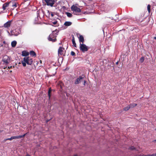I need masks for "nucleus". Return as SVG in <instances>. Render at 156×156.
<instances>
[{
  "label": "nucleus",
  "mask_w": 156,
  "mask_h": 156,
  "mask_svg": "<svg viewBox=\"0 0 156 156\" xmlns=\"http://www.w3.org/2000/svg\"><path fill=\"white\" fill-rule=\"evenodd\" d=\"M152 142H155L156 143V139L154 140H153L152 141Z\"/></svg>",
  "instance_id": "473e14b6"
},
{
  "label": "nucleus",
  "mask_w": 156,
  "mask_h": 156,
  "mask_svg": "<svg viewBox=\"0 0 156 156\" xmlns=\"http://www.w3.org/2000/svg\"><path fill=\"white\" fill-rule=\"evenodd\" d=\"M71 9L72 11H75L76 12H81V9L74 5H73L72 6Z\"/></svg>",
  "instance_id": "423d86ee"
},
{
  "label": "nucleus",
  "mask_w": 156,
  "mask_h": 156,
  "mask_svg": "<svg viewBox=\"0 0 156 156\" xmlns=\"http://www.w3.org/2000/svg\"><path fill=\"white\" fill-rule=\"evenodd\" d=\"M79 40L80 43L82 42L83 44L84 42V39L83 36L80 35L79 36Z\"/></svg>",
  "instance_id": "ddd939ff"
},
{
  "label": "nucleus",
  "mask_w": 156,
  "mask_h": 156,
  "mask_svg": "<svg viewBox=\"0 0 156 156\" xmlns=\"http://www.w3.org/2000/svg\"><path fill=\"white\" fill-rule=\"evenodd\" d=\"M72 43L73 44V46L75 47H76V44L75 42V38L74 36L73 35H72Z\"/></svg>",
  "instance_id": "4468645a"
},
{
  "label": "nucleus",
  "mask_w": 156,
  "mask_h": 156,
  "mask_svg": "<svg viewBox=\"0 0 156 156\" xmlns=\"http://www.w3.org/2000/svg\"><path fill=\"white\" fill-rule=\"evenodd\" d=\"M7 140H7V138L6 139H5L4 140H3V142H6Z\"/></svg>",
  "instance_id": "7c9ffc66"
},
{
  "label": "nucleus",
  "mask_w": 156,
  "mask_h": 156,
  "mask_svg": "<svg viewBox=\"0 0 156 156\" xmlns=\"http://www.w3.org/2000/svg\"><path fill=\"white\" fill-rule=\"evenodd\" d=\"M51 16L52 17L54 16V15L53 14V13L51 12Z\"/></svg>",
  "instance_id": "2f4dec72"
},
{
  "label": "nucleus",
  "mask_w": 156,
  "mask_h": 156,
  "mask_svg": "<svg viewBox=\"0 0 156 156\" xmlns=\"http://www.w3.org/2000/svg\"><path fill=\"white\" fill-rule=\"evenodd\" d=\"M23 61L26 62L28 65H31L33 62L32 59L29 57H24L23 58Z\"/></svg>",
  "instance_id": "7ed1b4c3"
},
{
  "label": "nucleus",
  "mask_w": 156,
  "mask_h": 156,
  "mask_svg": "<svg viewBox=\"0 0 156 156\" xmlns=\"http://www.w3.org/2000/svg\"><path fill=\"white\" fill-rule=\"evenodd\" d=\"M12 6H15V7H16L17 6V4H16V3H14L12 5Z\"/></svg>",
  "instance_id": "c85d7f7f"
},
{
  "label": "nucleus",
  "mask_w": 156,
  "mask_h": 156,
  "mask_svg": "<svg viewBox=\"0 0 156 156\" xmlns=\"http://www.w3.org/2000/svg\"><path fill=\"white\" fill-rule=\"evenodd\" d=\"M72 22L69 21H66L64 23V25L65 26H69L71 25Z\"/></svg>",
  "instance_id": "f3484780"
},
{
  "label": "nucleus",
  "mask_w": 156,
  "mask_h": 156,
  "mask_svg": "<svg viewBox=\"0 0 156 156\" xmlns=\"http://www.w3.org/2000/svg\"><path fill=\"white\" fill-rule=\"evenodd\" d=\"M40 63L41 64L42 63V61L41 60H40Z\"/></svg>",
  "instance_id": "e433bc0d"
},
{
  "label": "nucleus",
  "mask_w": 156,
  "mask_h": 156,
  "mask_svg": "<svg viewBox=\"0 0 156 156\" xmlns=\"http://www.w3.org/2000/svg\"><path fill=\"white\" fill-rule=\"evenodd\" d=\"M144 60V58L143 57H141V58L140 59V62L141 63H142Z\"/></svg>",
  "instance_id": "b1692460"
},
{
  "label": "nucleus",
  "mask_w": 156,
  "mask_h": 156,
  "mask_svg": "<svg viewBox=\"0 0 156 156\" xmlns=\"http://www.w3.org/2000/svg\"><path fill=\"white\" fill-rule=\"evenodd\" d=\"M71 55L72 56H75V53L73 51H72L71 52Z\"/></svg>",
  "instance_id": "cd10ccee"
},
{
  "label": "nucleus",
  "mask_w": 156,
  "mask_h": 156,
  "mask_svg": "<svg viewBox=\"0 0 156 156\" xmlns=\"http://www.w3.org/2000/svg\"><path fill=\"white\" fill-rule=\"evenodd\" d=\"M118 63H119V62H118V61H117V62H116V65H118Z\"/></svg>",
  "instance_id": "f704fd0d"
},
{
  "label": "nucleus",
  "mask_w": 156,
  "mask_h": 156,
  "mask_svg": "<svg viewBox=\"0 0 156 156\" xmlns=\"http://www.w3.org/2000/svg\"><path fill=\"white\" fill-rule=\"evenodd\" d=\"M130 109L129 107V105H128L126 107H125L123 108V110L125 111H127L128 110Z\"/></svg>",
  "instance_id": "4be33fe9"
},
{
  "label": "nucleus",
  "mask_w": 156,
  "mask_h": 156,
  "mask_svg": "<svg viewBox=\"0 0 156 156\" xmlns=\"http://www.w3.org/2000/svg\"><path fill=\"white\" fill-rule=\"evenodd\" d=\"M129 149L133 150L135 149V148L133 146H132L129 148Z\"/></svg>",
  "instance_id": "a878e982"
},
{
  "label": "nucleus",
  "mask_w": 156,
  "mask_h": 156,
  "mask_svg": "<svg viewBox=\"0 0 156 156\" xmlns=\"http://www.w3.org/2000/svg\"><path fill=\"white\" fill-rule=\"evenodd\" d=\"M24 1H27V0H24Z\"/></svg>",
  "instance_id": "ea45409f"
},
{
  "label": "nucleus",
  "mask_w": 156,
  "mask_h": 156,
  "mask_svg": "<svg viewBox=\"0 0 156 156\" xmlns=\"http://www.w3.org/2000/svg\"><path fill=\"white\" fill-rule=\"evenodd\" d=\"M12 22V20L8 21L4 24L3 27L5 28L10 27Z\"/></svg>",
  "instance_id": "9d476101"
},
{
  "label": "nucleus",
  "mask_w": 156,
  "mask_h": 156,
  "mask_svg": "<svg viewBox=\"0 0 156 156\" xmlns=\"http://www.w3.org/2000/svg\"><path fill=\"white\" fill-rule=\"evenodd\" d=\"M147 9L148 12L150 13L151 12V6L150 5H148L147 6Z\"/></svg>",
  "instance_id": "5701e85b"
},
{
  "label": "nucleus",
  "mask_w": 156,
  "mask_h": 156,
  "mask_svg": "<svg viewBox=\"0 0 156 156\" xmlns=\"http://www.w3.org/2000/svg\"><path fill=\"white\" fill-rule=\"evenodd\" d=\"M80 50L83 52L87 51L89 49V48L85 44L81 43L80 44Z\"/></svg>",
  "instance_id": "f03ea898"
},
{
  "label": "nucleus",
  "mask_w": 156,
  "mask_h": 156,
  "mask_svg": "<svg viewBox=\"0 0 156 156\" xmlns=\"http://www.w3.org/2000/svg\"><path fill=\"white\" fill-rule=\"evenodd\" d=\"M155 130H156V128L155 129Z\"/></svg>",
  "instance_id": "a19ab883"
},
{
  "label": "nucleus",
  "mask_w": 156,
  "mask_h": 156,
  "mask_svg": "<svg viewBox=\"0 0 156 156\" xmlns=\"http://www.w3.org/2000/svg\"><path fill=\"white\" fill-rule=\"evenodd\" d=\"M52 90L51 87L49 88L48 92V96L49 99L50 100V99L51 96V92Z\"/></svg>",
  "instance_id": "dca6fc26"
},
{
  "label": "nucleus",
  "mask_w": 156,
  "mask_h": 156,
  "mask_svg": "<svg viewBox=\"0 0 156 156\" xmlns=\"http://www.w3.org/2000/svg\"><path fill=\"white\" fill-rule=\"evenodd\" d=\"M22 64H23V66L25 67V66H26V62H23V61H22Z\"/></svg>",
  "instance_id": "bb28decb"
},
{
  "label": "nucleus",
  "mask_w": 156,
  "mask_h": 156,
  "mask_svg": "<svg viewBox=\"0 0 156 156\" xmlns=\"http://www.w3.org/2000/svg\"><path fill=\"white\" fill-rule=\"evenodd\" d=\"M44 1L47 5L51 7L53 6L54 4L57 1V0H44Z\"/></svg>",
  "instance_id": "39448f33"
},
{
  "label": "nucleus",
  "mask_w": 156,
  "mask_h": 156,
  "mask_svg": "<svg viewBox=\"0 0 156 156\" xmlns=\"http://www.w3.org/2000/svg\"><path fill=\"white\" fill-rule=\"evenodd\" d=\"M137 104L135 103H133L132 104H130L129 105L130 108H133L136 106H137Z\"/></svg>",
  "instance_id": "a211bd4d"
},
{
  "label": "nucleus",
  "mask_w": 156,
  "mask_h": 156,
  "mask_svg": "<svg viewBox=\"0 0 156 156\" xmlns=\"http://www.w3.org/2000/svg\"><path fill=\"white\" fill-rule=\"evenodd\" d=\"M3 131V130H0V133L2 132Z\"/></svg>",
  "instance_id": "c9c22d12"
},
{
  "label": "nucleus",
  "mask_w": 156,
  "mask_h": 156,
  "mask_svg": "<svg viewBox=\"0 0 156 156\" xmlns=\"http://www.w3.org/2000/svg\"><path fill=\"white\" fill-rule=\"evenodd\" d=\"M52 25H54L55 27H58L59 26V24L57 20H55L54 21L52 22Z\"/></svg>",
  "instance_id": "2eb2a0df"
},
{
  "label": "nucleus",
  "mask_w": 156,
  "mask_h": 156,
  "mask_svg": "<svg viewBox=\"0 0 156 156\" xmlns=\"http://www.w3.org/2000/svg\"><path fill=\"white\" fill-rule=\"evenodd\" d=\"M64 48H62L61 47H59L58 50V54L59 56H62L64 54Z\"/></svg>",
  "instance_id": "1a4fd4ad"
},
{
  "label": "nucleus",
  "mask_w": 156,
  "mask_h": 156,
  "mask_svg": "<svg viewBox=\"0 0 156 156\" xmlns=\"http://www.w3.org/2000/svg\"><path fill=\"white\" fill-rule=\"evenodd\" d=\"M86 80H84V83H83V84L84 85H85V83H86Z\"/></svg>",
  "instance_id": "c756f323"
},
{
  "label": "nucleus",
  "mask_w": 156,
  "mask_h": 156,
  "mask_svg": "<svg viewBox=\"0 0 156 156\" xmlns=\"http://www.w3.org/2000/svg\"><path fill=\"white\" fill-rule=\"evenodd\" d=\"M30 55L32 56H35L36 57V54L35 53V52L33 51H30Z\"/></svg>",
  "instance_id": "6ab92c4d"
},
{
  "label": "nucleus",
  "mask_w": 156,
  "mask_h": 156,
  "mask_svg": "<svg viewBox=\"0 0 156 156\" xmlns=\"http://www.w3.org/2000/svg\"><path fill=\"white\" fill-rule=\"evenodd\" d=\"M56 30L53 31L52 33L50 34L48 37V40L49 41L54 42L57 41L56 37L58 35L57 33H56Z\"/></svg>",
  "instance_id": "f257e3e1"
},
{
  "label": "nucleus",
  "mask_w": 156,
  "mask_h": 156,
  "mask_svg": "<svg viewBox=\"0 0 156 156\" xmlns=\"http://www.w3.org/2000/svg\"><path fill=\"white\" fill-rule=\"evenodd\" d=\"M153 155H154V156H156V154H153Z\"/></svg>",
  "instance_id": "4c0bfd02"
},
{
  "label": "nucleus",
  "mask_w": 156,
  "mask_h": 156,
  "mask_svg": "<svg viewBox=\"0 0 156 156\" xmlns=\"http://www.w3.org/2000/svg\"><path fill=\"white\" fill-rule=\"evenodd\" d=\"M38 64H39V63L37 62L34 61L33 62V64L35 67H36V66L38 65Z\"/></svg>",
  "instance_id": "393cba45"
},
{
  "label": "nucleus",
  "mask_w": 156,
  "mask_h": 156,
  "mask_svg": "<svg viewBox=\"0 0 156 156\" xmlns=\"http://www.w3.org/2000/svg\"><path fill=\"white\" fill-rule=\"evenodd\" d=\"M27 134V133H26L22 135L12 136L10 138H7V140H11L13 139H18L21 138H23Z\"/></svg>",
  "instance_id": "20e7f679"
},
{
  "label": "nucleus",
  "mask_w": 156,
  "mask_h": 156,
  "mask_svg": "<svg viewBox=\"0 0 156 156\" xmlns=\"http://www.w3.org/2000/svg\"><path fill=\"white\" fill-rule=\"evenodd\" d=\"M29 55V53L25 51H23L22 52V55L23 56H27L28 55Z\"/></svg>",
  "instance_id": "f8f14e48"
},
{
  "label": "nucleus",
  "mask_w": 156,
  "mask_h": 156,
  "mask_svg": "<svg viewBox=\"0 0 156 156\" xmlns=\"http://www.w3.org/2000/svg\"><path fill=\"white\" fill-rule=\"evenodd\" d=\"M9 2H6L3 4L2 6V9L4 10H5L6 8L9 6Z\"/></svg>",
  "instance_id": "9b49d317"
},
{
  "label": "nucleus",
  "mask_w": 156,
  "mask_h": 156,
  "mask_svg": "<svg viewBox=\"0 0 156 156\" xmlns=\"http://www.w3.org/2000/svg\"><path fill=\"white\" fill-rule=\"evenodd\" d=\"M17 44V42L16 41H13L11 43V46L12 47H15Z\"/></svg>",
  "instance_id": "aec40b11"
},
{
  "label": "nucleus",
  "mask_w": 156,
  "mask_h": 156,
  "mask_svg": "<svg viewBox=\"0 0 156 156\" xmlns=\"http://www.w3.org/2000/svg\"><path fill=\"white\" fill-rule=\"evenodd\" d=\"M84 76L83 75L81 76H80L79 77L77 78L75 80L74 82L75 84H77L80 83L84 78Z\"/></svg>",
  "instance_id": "0eeeda50"
},
{
  "label": "nucleus",
  "mask_w": 156,
  "mask_h": 156,
  "mask_svg": "<svg viewBox=\"0 0 156 156\" xmlns=\"http://www.w3.org/2000/svg\"><path fill=\"white\" fill-rule=\"evenodd\" d=\"M66 14L69 17H71L72 16V14L69 12H66Z\"/></svg>",
  "instance_id": "412c9836"
},
{
  "label": "nucleus",
  "mask_w": 156,
  "mask_h": 156,
  "mask_svg": "<svg viewBox=\"0 0 156 156\" xmlns=\"http://www.w3.org/2000/svg\"><path fill=\"white\" fill-rule=\"evenodd\" d=\"M12 67V66H9L8 67L9 69H10V68H11Z\"/></svg>",
  "instance_id": "72a5a7b5"
},
{
  "label": "nucleus",
  "mask_w": 156,
  "mask_h": 156,
  "mask_svg": "<svg viewBox=\"0 0 156 156\" xmlns=\"http://www.w3.org/2000/svg\"><path fill=\"white\" fill-rule=\"evenodd\" d=\"M154 39H156V37H154Z\"/></svg>",
  "instance_id": "58836bf2"
},
{
  "label": "nucleus",
  "mask_w": 156,
  "mask_h": 156,
  "mask_svg": "<svg viewBox=\"0 0 156 156\" xmlns=\"http://www.w3.org/2000/svg\"><path fill=\"white\" fill-rule=\"evenodd\" d=\"M10 58L6 55L4 56L2 58V61L6 64H8L10 62Z\"/></svg>",
  "instance_id": "6e6552de"
}]
</instances>
